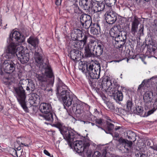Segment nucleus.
<instances>
[{"label":"nucleus","mask_w":157,"mask_h":157,"mask_svg":"<svg viewBox=\"0 0 157 157\" xmlns=\"http://www.w3.org/2000/svg\"><path fill=\"white\" fill-rule=\"evenodd\" d=\"M105 7V4L103 2H95L92 10L94 13H96L103 11Z\"/></svg>","instance_id":"nucleus-22"},{"label":"nucleus","mask_w":157,"mask_h":157,"mask_svg":"<svg viewBox=\"0 0 157 157\" xmlns=\"http://www.w3.org/2000/svg\"><path fill=\"white\" fill-rule=\"evenodd\" d=\"M58 100L62 101L64 105L69 107L73 104H75L76 101L75 100V98L72 95L70 91H62L61 95H59L57 97Z\"/></svg>","instance_id":"nucleus-6"},{"label":"nucleus","mask_w":157,"mask_h":157,"mask_svg":"<svg viewBox=\"0 0 157 157\" xmlns=\"http://www.w3.org/2000/svg\"><path fill=\"white\" fill-rule=\"evenodd\" d=\"M80 20L82 25L86 29H88L91 26L92 23L91 17L86 14H82Z\"/></svg>","instance_id":"nucleus-12"},{"label":"nucleus","mask_w":157,"mask_h":157,"mask_svg":"<svg viewBox=\"0 0 157 157\" xmlns=\"http://www.w3.org/2000/svg\"><path fill=\"white\" fill-rule=\"evenodd\" d=\"M112 29L115 31H119L120 32L128 31L129 30V26L123 23L118 25H114Z\"/></svg>","instance_id":"nucleus-21"},{"label":"nucleus","mask_w":157,"mask_h":157,"mask_svg":"<svg viewBox=\"0 0 157 157\" xmlns=\"http://www.w3.org/2000/svg\"><path fill=\"white\" fill-rule=\"evenodd\" d=\"M97 29H94L92 27H91L90 28V31L92 34H93L94 35H97L99 34L100 33H101V31H97Z\"/></svg>","instance_id":"nucleus-48"},{"label":"nucleus","mask_w":157,"mask_h":157,"mask_svg":"<svg viewBox=\"0 0 157 157\" xmlns=\"http://www.w3.org/2000/svg\"><path fill=\"white\" fill-rule=\"evenodd\" d=\"M144 111L143 108L141 106H136L135 108H133L132 112L138 115H142Z\"/></svg>","instance_id":"nucleus-36"},{"label":"nucleus","mask_w":157,"mask_h":157,"mask_svg":"<svg viewBox=\"0 0 157 157\" xmlns=\"http://www.w3.org/2000/svg\"><path fill=\"white\" fill-rule=\"evenodd\" d=\"M157 109V98L155 100V102L153 105V108L148 111L147 116H149L155 111Z\"/></svg>","instance_id":"nucleus-42"},{"label":"nucleus","mask_w":157,"mask_h":157,"mask_svg":"<svg viewBox=\"0 0 157 157\" xmlns=\"http://www.w3.org/2000/svg\"><path fill=\"white\" fill-rule=\"evenodd\" d=\"M52 126L58 128L63 138L67 141L70 146L72 147L73 143L75 139V132L73 130L67 127L63 126L59 122L53 124Z\"/></svg>","instance_id":"nucleus-4"},{"label":"nucleus","mask_w":157,"mask_h":157,"mask_svg":"<svg viewBox=\"0 0 157 157\" xmlns=\"http://www.w3.org/2000/svg\"><path fill=\"white\" fill-rule=\"evenodd\" d=\"M70 57L73 61H78L81 58V52L78 50L73 49L69 53Z\"/></svg>","instance_id":"nucleus-20"},{"label":"nucleus","mask_w":157,"mask_h":157,"mask_svg":"<svg viewBox=\"0 0 157 157\" xmlns=\"http://www.w3.org/2000/svg\"><path fill=\"white\" fill-rule=\"evenodd\" d=\"M28 79H21L20 80L19 84L17 86L19 88L21 87H22V89L24 88H26L27 86L28 82Z\"/></svg>","instance_id":"nucleus-35"},{"label":"nucleus","mask_w":157,"mask_h":157,"mask_svg":"<svg viewBox=\"0 0 157 157\" xmlns=\"http://www.w3.org/2000/svg\"><path fill=\"white\" fill-rule=\"evenodd\" d=\"M94 38L92 36L90 35L87 32L85 33V35L83 39H87V38Z\"/></svg>","instance_id":"nucleus-52"},{"label":"nucleus","mask_w":157,"mask_h":157,"mask_svg":"<svg viewBox=\"0 0 157 157\" xmlns=\"http://www.w3.org/2000/svg\"><path fill=\"white\" fill-rule=\"evenodd\" d=\"M154 23L155 25L154 29L155 31H157V20H154Z\"/></svg>","instance_id":"nucleus-64"},{"label":"nucleus","mask_w":157,"mask_h":157,"mask_svg":"<svg viewBox=\"0 0 157 157\" xmlns=\"http://www.w3.org/2000/svg\"><path fill=\"white\" fill-rule=\"evenodd\" d=\"M116 112L117 113H119L120 114L124 115L126 113L125 110L121 108H117Z\"/></svg>","instance_id":"nucleus-47"},{"label":"nucleus","mask_w":157,"mask_h":157,"mask_svg":"<svg viewBox=\"0 0 157 157\" xmlns=\"http://www.w3.org/2000/svg\"><path fill=\"white\" fill-rule=\"evenodd\" d=\"M94 42H95V41H94V40H90V41L87 44V45H89V46H92V45L93 46V44L94 43Z\"/></svg>","instance_id":"nucleus-63"},{"label":"nucleus","mask_w":157,"mask_h":157,"mask_svg":"<svg viewBox=\"0 0 157 157\" xmlns=\"http://www.w3.org/2000/svg\"><path fill=\"white\" fill-rule=\"evenodd\" d=\"M115 40V44L116 45V47L121 48L123 47L124 45L126 42V40Z\"/></svg>","instance_id":"nucleus-37"},{"label":"nucleus","mask_w":157,"mask_h":157,"mask_svg":"<svg viewBox=\"0 0 157 157\" xmlns=\"http://www.w3.org/2000/svg\"><path fill=\"white\" fill-rule=\"evenodd\" d=\"M29 101L30 104L32 105L35 104H38L40 101V97L37 94L33 93L31 94V96L30 97Z\"/></svg>","instance_id":"nucleus-29"},{"label":"nucleus","mask_w":157,"mask_h":157,"mask_svg":"<svg viewBox=\"0 0 157 157\" xmlns=\"http://www.w3.org/2000/svg\"><path fill=\"white\" fill-rule=\"evenodd\" d=\"M74 12L75 13H77L79 10V8L76 5H74Z\"/></svg>","instance_id":"nucleus-57"},{"label":"nucleus","mask_w":157,"mask_h":157,"mask_svg":"<svg viewBox=\"0 0 157 157\" xmlns=\"http://www.w3.org/2000/svg\"><path fill=\"white\" fill-rule=\"evenodd\" d=\"M98 45L95 50H94V54H95L97 56H100L102 54L104 43L100 42H98Z\"/></svg>","instance_id":"nucleus-24"},{"label":"nucleus","mask_w":157,"mask_h":157,"mask_svg":"<svg viewBox=\"0 0 157 157\" xmlns=\"http://www.w3.org/2000/svg\"><path fill=\"white\" fill-rule=\"evenodd\" d=\"M118 141L120 144H122L124 147L127 150L131 149L132 145V141H129L122 138H120L118 140Z\"/></svg>","instance_id":"nucleus-26"},{"label":"nucleus","mask_w":157,"mask_h":157,"mask_svg":"<svg viewBox=\"0 0 157 157\" xmlns=\"http://www.w3.org/2000/svg\"><path fill=\"white\" fill-rule=\"evenodd\" d=\"M107 108L110 110H114L115 109L114 105L113 103L108 102L106 104Z\"/></svg>","instance_id":"nucleus-50"},{"label":"nucleus","mask_w":157,"mask_h":157,"mask_svg":"<svg viewBox=\"0 0 157 157\" xmlns=\"http://www.w3.org/2000/svg\"><path fill=\"white\" fill-rule=\"evenodd\" d=\"M127 136L128 139L131 140L133 141L136 140V134L132 131H128L127 132Z\"/></svg>","instance_id":"nucleus-34"},{"label":"nucleus","mask_w":157,"mask_h":157,"mask_svg":"<svg viewBox=\"0 0 157 157\" xmlns=\"http://www.w3.org/2000/svg\"><path fill=\"white\" fill-rule=\"evenodd\" d=\"M96 87L94 88H97L99 92L101 91H105L109 96L113 97L117 91V89L119 86L118 84H116L117 83L114 82V80L113 79H110V78L106 77L104 78L102 80V83L96 82Z\"/></svg>","instance_id":"nucleus-3"},{"label":"nucleus","mask_w":157,"mask_h":157,"mask_svg":"<svg viewBox=\"0 0 157 157\" xmlns=\"http://www.w3.org/2000/svg\"><path fill=\"white\" fill-rule=\"evenodd\" d=\"M72 111L75 113L76 114H81L83 113H86L84 105L82 104H77V101L75 104H73L72 107Z\"/></svg>","instance_id":"nucleus-18"},{"label":"nucleus","mask_w":157,"mask_h":157,"mask_svg":"<svg viewBox=\"0 0 157 157\" xmlns=\"http://www.w3.org/2000/svg\"><path fill=\"white\" fill-rule=\"evenodd\" d=\"M107 130H104L105 132L106 133H109L112 135V133L111 132V131L114 128V125L109 122H107Z\"/></svg>","instance_id":"nucleus-38"},{"label":"nucleus","mask_w":157,"mask_h":157,"mask_svg":"<svg viewBox=\"0 0 157 157\" xmlns=\"http://www.w3.org/2000/svg\"><path fill=\"white\" fill-rule=\"evenodd\" d=\"M28 36V34L25 29H21L20 31L13 29L10 34L9 39H25Z\"/></svg>","instance_id":"nucleus-8"},{"label":"nucleus","mask_w":157,"mask_h":157,"mask_svg":"<svg viewBox=\"0 0 157 157\" xmlns=\"http://www.w3.org/2000/svg\"><path fill=\"white\" fill-rule=\"evenodd\" d=\"M27 42L34 48L37 47L39 43L38 40H27Z\"/></svg>","instance_id":"nucleus-43"},{"label":"nucleus","mask_w":157,"mask_h":157,"mask_svg":"<svg viewBox=\"0 0 157 157\" xmlns=\"http://www.w3.org/2000/svg\"><path fill=\"white\" fill-rule=\"evenodd\" d=\"M80 68L84 71L89 78V84L93 88L96 87V83L94 79H98L99 77L101 67L99 63H88L87 62L81 61L79 63Z\"/></svg>","instance_id":"nucleus-2"},{"label":"nucleus","mask_w":157,"mask_h":157,"mask_svg":"<svg viewBox=\"0 0 157 157\" xmlns=\"http://www.w3.org/2000/svg\"><path fill=\"white\" fill-rule=\"evenodd\" d=\"M56 95L58 97V95H61L62 91H70L67 90V86L65 85L59 78H58V81L56 85Z\"/></svg>","instance_id":"nucleus-19"},{"label":"nucleus","mask_w":157,"mask_h":157,"mask_svg":"<svg viewBox=\"0 0 157 157\" xmlns=\"http://www.w3.org/2000/svg\"><path fill=\"white\" fill-rule=\"evenodd\" d=\"M100 153L98 151H96L94 152L92 157H100Z\"/></svg>","instance_id":"nucleus-54"},{"label":"nucleus","mask_w":157,"mask_h":157,"mask_svg":"<svg viewBox=\"0 0 157 157\" xmlns=\"http://www.w3.org/2000/svg\"><path fill=\"white\" fill-rule=\"evenodd\" d=\"M28 82L26 88L27 91H33L35 88V84L33 81L31 79H28Z\"/></svg>","instance_id":"nucleus-33"},{"label":"nucleus","mask_w":157,"mask_h":157,"mask_svg":"<svg viewBox=\"0 0 157 157\" xmlns=\"http://www.w3.org/2000/svg\"><path fill=\"white\" fill-rule=\"evenodd\" d=\"M146 81L144 80L142 82L141 84L139 86L138 88L137 91L141 92L142 91V90H144L145 88L144 85L145 84Z\"/></svg>","instance_id":"nucleus-46"},{"label":"nucleus","mask_w":157,"mask_h":157,"mask_svg":"<svg viewBox=\"0 0 157 157\" xmlns=\"http://www.w3.org/2000/svg\"><path fill=\"white\" fill-rule=\"evenodd\" d=\"M44 152L45 155L49 156H50V157H53V155H51L49 153V152L46 150H44Z\"/></svg>","instance_id":"nucleus-59"},{"label":"nucleus","mask_w":157,"mask_h":157,"mask_svg":"<svg viewBox=\"0 0 157 157\" xmlns=\"http://www.w3.org/2000/svg\"><path fill=\"white\" fill-rule=\"evenodd\" d=\"M62 0H56L55 1V4L56 6L60 5L61 4Z\"/></svg>","instance_id":"nucleus-61"},{"label":"nucleus","mask_w":157,"mask_h":157,"mask_svg":"<svg viewBox=\"0 0 157 157\" xmlns=\"http://www.w3.org/2000/svg\"><path fill=\"white\" fill-rule=\"evenodd\" d=\"M85 147L84 149V151L81 153L83 155L84 157H91L92 154V151L89 148L90 144L89 143H86Z\"/></svg>","instance_id":"nucleus-28"},{"label":"nucleus","mask_w":157,"mask_h":157,"mask_svg":"<svg viewBox=\"0 0 157 157\" xmlns=\"http://www.w3.org/2000/svg\"><path fill=\"white\" fill-rule=\"evenodd\" d=\"M29 108L32 109V113H33L34 114L36 113L38 110V109L36 107L34 106H31Z\"/></svg>","instance_id":"nucleus-53"},{"label":"nucleus","mask_w":157,"mask_h":157,"mask_svg":"<svg viewBox=\"0 0 157 157\" xmlns=\"http://www.w3.org/2000/svg\"><path fill=\"white\" fill-rule=\"evenodd\" d=\"M139 23L137 17L136 16H134L132 24L131 32L132 33L134 34L137 32Z\"/></svg>","instance_id":"nucleus-27"},{"label":"nucleus","mask_w":157,"mask_h":157,"mask_svg":"<svg viewBox=\"0 0 157 157\" xmlns=\"http://www.w3.org/2000/svg\"><path fill=\"white\" fill-rule=\"evenodd\" d=\"M150 147L152 149L157 151V144L154 145L153 146H150Z\"/></svg>","instance_id":"nucleus-62"},{"label":"nucleus","mask_w":157,"mask_h":157,"mask_svg":"<svg viewBox=\"0 0 157 157\" xmlns=\"http://www.w3.org/2000/svg\"><path fill=\"white\" fill-rule=\"evenodd\" d=\"M95 2L93 0H79V5L84 10H92Z\"/></svg>","instance_id":"nucleus-15"},{"label":"nucleus","mask_w":157,"mask_h":157,"mask_svg":"<svg viewBox=\"0 0 157 157\" xmlns=\"http://www.w3.org/2000/svg\"><path fill=\"white\" fill-rule=\"evenodd\" d=\"M116 31L113 32L112 31H111L109 33L110 37L109 39L112 38L113 39L114 38L115 39L116 38H119L120 39V34H118L117 33H116Z\"/></svg>","instance_id":"nucleus-40"},{"label":"nucleus","mask_w":157,"mask_h":157,"mask_svg":"<svg viewBox=\"0 0 157 157\" xmlns=\"http://www.w3.org/2000/svg\"><path fill=\"white\" fill-rule=\"evenodd\" d=\"M91 27L98 30L97 31H101L100 25L99 23L98 22L94 23L93 24V27L92 25Z\"/></svg>","instance_id":"nucleus-49"},{"label":"nucleus","mask_w":157,"mask_h":157,"mask_svg":"<svg viewBox=\"0 0 157 157\" xmlns=\"http://www.w3.org/2000/svg\"><path fill=\"white\" fill-rule=\"evenodd\" d=\"M127 108L128 111L132 112L133 108V103L132 102V99H129L127 102Z\"/></svg>","instance_id":"nucleus-41"},{"label":"nucleus","mask_w":157,"mask_h":157,"mask_svg":"<svg viewBox=\"0 0 157 157\" xmlns=\"http://www.w3.org/2000/svg\"><path fill=\"white\" fill-rule=\"evenodd\" d=\"M3 66L4 71L7 73L11 74L15 71L16 65L12 60L9 59L5 60Z\"/></svg>","instance_id":"nucleus-10"},{"label":"nucleus","mask_w":157,"mask_h":157,"mask_svg":"<svg viewBox=\"0 0 157 157\" xmlns=\"http://www.w3.org/2000/svg\"><path fill=\"white\" fill-rule=\"evenodd\" d=\"M35 48V50L34 54V58L36 65L39 67H42V63H43L42 49L38 47V46Z\"/></svg>","instance_id":"nucleus-11"},{"label":"nucleus","mask_w":157,"mask_h":157,"mask_svg":"<svg viewBox=\"0 0 157 157\" xmlns=\"http://www.w3.org/2000/svg\"><path fill=\"white\" fill-rule=\"evenodd\" d=\"M82 32L80 29H75L73 30L71 34V37L72 39H78L82 37Z\"/></svg>","instance_id":"nucleus-25"},{"label":"nucleus","mask_w":157,"mask_h":157,"mask_svg":"<svg viewBox=\"0 0 157 157\" xmlns=\"http://www.w3.org/2000/svg\"><path fill=\"white\" fill-rule=\"evenodd\" d=\"M113 97L114 99L117 102L122 101L123 97L122 92L118 90L116 91Z\"/></svg>","instance_id":"nucleus-32"},{"label":"nucleus","mask_w":157,"mask_h":157,"mask_svg":"<svg viewBox=\"0 0 157 157\" xmlns=\"http://www.w3.org/2000/svg\"><path fill=\"white\" fill-rule=\"evenodd\" d=\"M105 19L107 23L112 24L114 23L117 19V15L115 13L112 12H106L105 15Z\"/></svg>","instance_id":"nucleus-17"},{"label":"nucleus","mask_w":157,"mask_h":157,"mask_svg":"<svg viewBox=\"0 0 157 157\" xmlns=\"http://www.w3.org/2000/svg\"><path fill=\"white\" fill-rule=\"evenodd\" d=\"M40 111L42 113L51 112L52 107L51 105L49 103H42L40 105Z\"/></svg>","instance_id":"nucleus-23"},{"label":"nucleus","mask_w":157,"mask_h":157,"mask_svg":"<svg viewBox=\"0 0 157 157\" xmlns=\"http://www.w3.org/2000/svg\"><path fill=\"white\" fill-rule=\"evenodd\" d=\"M102 120L101 119H95V121L96 124H100L102 123Z\"/></svg>","instance_id":"nucleus-55"},{"label":"nucleus","mask_w":157,"mask_h":157,"mask_svg":"<svg viewBox=\"0 0 157 157\" xmlns=\"http://www.w3.org/2000/svg\"><path fill=\"white\" fill-rule=\"evenodd\" d=\"M42 67L39 68L45 70V74L46 76L51 79L50 84H53L54 81V76L52 70L50 65L48 63H42Z\"/></svg>","instance_id":"nucleus-9"},{"label":"nucleus","mask_w":157,"mask_h":157,"mask_svg":"<svg viewBox=\"0 0 157 157\" xmlns=\"http://www.w3.org/2000/svg\"><path fill=\"white\" fill-rule=\"evenodd\" d=\"M75 41L74 46L78 49L83 48L86 43L87 40H73Z\"/></svg>","instance_id":"nucleus-31"},{"label":"nucleus","mask_w":157,"mask_h":157,"mask_svg":"<svg viewBox=\"0 0 157 157\" xmlns=\"http://www.w3.org/2000/svg\"><path fill=\"white\" fill-rule=\"evenodd\" d=\"M105 1L106 5L109 7H111L115 4L117 0H105Z\"/></svg>","instance_id":"nucleus-44"},{"label":"nucleus","mask_w":157,"mask_h":157,"mask_svg":"<svg viewBox=\"0 0 157 157\" xmlns=\"http://www.w3.org/2000/svg\"><path fill=\"white\" fill-rule=\"evenodd\" d=\"M54 114L52 112H48L42 113L40 115L48 121L52 122L53 121Z\"/></svg>","instance_id":"nucleus-30"},{"label":"nucleus","mask_w":157,"mask_h":157,"mask_svg":"<svg viewBox=\"0 0 157 157\" xmlns=\"http://www.w3.org/2000/svg\"><path fill=\"white\" fill-rule=\"evenodd\" d=\"M85 56L86 57H90L91 56L92 53L90 49V47L89 45H86L85 47Z\"/></svg>","instance_id":"nucleus-39"},{"label":"nucleus","mask_w":157,"mask_h":157,"mask_svg":"<svg viewBox=\"0 0 157 157\" xmlns=\"http://www.w3.org/2000/svg\"><path fill=\"white\" fill-rule=\"evenodd\" d=\"M153 93L151 91H147L143 95L144 101L145 103V109H149L150 108V103L152 99Z\"/></svg>","instance_id":"nucleus-14"},{"label":"nucleus","mask_w":157,"mask_h":157,"mask_svg":"<svg viewBox=\"0 0 157 157\" xmlns=\"http://www.w3.org/2000/svg\"><path fill=\"white\" fill-rule=\"evenodd\" d=\"M37 78L39 81L41 82H46L47 81L46 77L44 75H38Z\"/></svg>","instance_id":"nucleus-45"},{"label":"nucleus","mask_w":157,"mask_h":157,"mask_svg":"<svg viewBox=\"0 0 157 157\" xmlns=\"http://www.w3.org/2000/svg\"><path fill=\"white\" fill-rule=\"evenodd\" d=\"M85 108L86 109V111L87 113L85 115V120L82 121L84 122V124H90L92 126H94V124L91 122V121L92 122L93 121L92 119L94 117V116L91 114L90 112L89 111L90 109V107L89 105H85Z\"/></svg>","instance_id":"nucleus-16"},{"label":"nucleus","mask_w":157,"mask_h":157,"mask_svg":"<svg viewBox=\"0 0 157 157\" xmlns=\"http://www.w3.org/2000/svg\"><path fill=\"white\" fill-rule=\"evenodd\" d=\"M75 139L74 141L73 142L75 151L77 153L80 154L82 152V151H84L86 143H89L88 141L85 140H76Z\"/></svg>","instance_id":"nucleus-13"},{"label":"nucleus","mask_w":157,"mask_h":157,"mask_svg":"<svg viewBox=\"0 0 157 157\" xmlns=\"http://www.w3.org/2000/svg\"><path fill=\"white\" fill-rule=\"evenodd\" d=\"M127 31L122 32H121L120 37L122 38V39H127ZM121 38H120V39Z\"/></svg>","instance_id":"nucleus-51"},{"label":"nucleus","mask_w":157,"mask_h":157,"mask_svg":"<svg viewBox=\"0 0 157 157\" xmlns=\"http://www.w3.org/2000/svg\"><path fill=\"white\" fill-rule=\"evenodd\" d=\"M12 151H13V155L15 157H18L16 150L14 149H12Z\"/></svg>","instance_id":"nucleus-58"},{"label":"nucleus","mask_w":157,"mask_h":157,"mask_svg":"<svg viewBox=\"0 0 157 157\" xmlns=\"http://www.w3.org/2000/svg\"><path fill=\"white\" fill-rule=\"evenodd\" d=\"M18 40L13 41V40H9L7 41L9 44L6 50V58L12 59L16 56L21 63L24 64L28 62L29 58V54L25 52V50L21 46L18 47L16 51L17 46L21 44Z\"/></svg>","instance_id":"nucleus-1"},{"label":"nucleus","mask_w":157,"mask_h":157,"mask_svg":"<svg viewBox=\"0 0 157 157\" xmlns=\"http://www.w3.org/2000/svg\"><path fill=\"white\" fill-rule=\"evenodd\" d=\"M102 156L103 157H105L106 153L107 151L105 149H103L102 150Z\"/></svg>","instance_id":"nucleus-60"},{"label":"nucleus","mask_w":157,"mask_h":157,"mask_svg":"<svg viewBox=\"0 0 157 157\" xmlns=\"http://www.w3.org/2000/svg\"><path fill=\"white\" fill-rule=\"evenodd\" d=\"M136 56L137 57H139L140 56V58L142 60L144 63L145 64L146 63V62L144 61V59L146 57V56H144V55H137Z\"/></svg>","instance_id":"nucleus-56"},{"label":"nucleus","mask_w":157,"mask_h":157,"mask_svg":"<svg viewBox=\"0 0 157 157\" xmlns=\"http://www.w3.org/2000/svg\"><path fill=\"white\" fill-rule=\"evenodd\" d=\"M13 93L14 96L17 98L19 104L26 113L29 112V110L27 107L26 101H25L26 95L25 90L22 89V87L19 88L17 87H13Z\"/></svg>","instance_id":"nucleus-5"},{"label":"nucleus","mask_w":157,"mask_h":157,"mask_svg":"<svg viewBox=\"0 0 157 157\" xmlns=\"http://www.w3.org/2000/svg\"><path fill=\"white\" fill-rule=\"evenodd\" d=\"M153 40H145L144 42V44L145 42L146 45L147 46V50L146 53L148 58L155 57L157 55V45Z\"/></svg>","instance_id":"nucleus-7"}]
</instances>
